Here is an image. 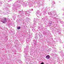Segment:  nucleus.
Returning a JSON list of instances; mask_svg holds the SVG:
<instances>
[{
	"instance_id": "1",
	"label": "nucleus",
	"mask_w": 64,
	"mask_h": 64,
	"mask_svg": "<svg viewBox=\"0 0 64 64\" xmlns=\"http://www.w3.org/2000/svg\"><path fill=\"white\" fill-rule=\"evenodd\" d=\"M50 56L49 55H47L46 56V58L47 59H50Z\"/></svg>"
},
{
	"instance_id": "2",
	"label": "nucleus",
	"mask_w": 64,
	"mask_h": 64,
	"mask_svg": "<svg viewBox=\"0 0 64 64\" xmlns=\"http://www.w3.org/2000/svg\"><path fill=\"white\" fill-rule=\"evenodd\" d=\"M20 26H18L17 28V29H18V30H19L20 29Z\"/></svg>"
},
{
	"instance_id": "3",
	"label": "nucleus",
	"mask_w": 64,
	"mask_h": 64,
	"mask_svg": "<svg viewBox=\"0 0 64 64\" xmlns=\"http://www.w3.org/2000/svg\"><path fill=\"white\" fill-rule=\"evenodd\" d=\"M6 20V18H5L4 19V21H5V20Z\"/></svg>"
},
{
	"instance_id": "4",
	"label": "nucleus",
	"mask_w": 64,
	"mask_h": 64,
	"mask_svg": "<svg viewBox=\"0 0 64 64\" xmlns=\"http://www.w3.org/2000/svg\"><path fill=\"white\" fill-rule=\"evenodd\" d=\"M40 64H44V63L43 62H42Z\"/></svg>"
},
{
	"instance_id": "5",
	"label": "nucleus",
	"mask_w": 64,
	"mask_h": 64,
	"mask_svg": "<svg viewBox=\"0 0 64 64\" xmlns=\"http://www.w3.org/2000/svg\"><path fill=\"white\" fill-rule=\"evenodd\" d=\"M5 22H3V23H4Z\"/></svg>"
}]
</instances>
